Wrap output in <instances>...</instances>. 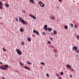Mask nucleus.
I'll list each match as a JSON object with an SVG mask.
<instances>
[{"label": "nucleus", "instance_id": "5701e85b", "mask_svg": "<svg viewBox=\"0 0 79 79\" xmlns=\"http://www.w3.org/2000/svg\"><path fill=\"white\" fill-rule=\"evenodd\" d=\"M47 25H45L44 26V29L45 28H47Z\"/></svg>", "mask_w": 79, "mask_h": 79}, {"label": "nucleus", "instance_id": "8fccbe9b", "mask_svg": "<svg viewBox=\"0 0 79 79\" xmlns=\"http://www.w3.org/2000/svg\"><path fill=\"white\" fill-rule=\"evenodd\" d=\"M35 36V35H32V36Z\"/></svg>", "mask_w": 79, "mask_h": 79}, {"label": "nucleus", "instance_id": "39448f33", "mask_svg": "<svg viewBox=\"0 0 79 79\" xmlns=\"http://www.w3.org/2000/svg\"><path fill=\"white\" fill-rule=\"evenodd\" d=\"M73 48L74 50H77V47L76 46H74V47Z\"/></svg>", "mask_w": 79, "mask_h": 79}, {"label": "nucleus", "instance_id": "f03ea898", "mask_svg": "<svg viewBox=\"0 0 79 79\" xmlns=\"http://www.w3.org/2000/svg\"><path fill=\"white\" fill-rule=\"evenodd\" d=\"M38 3H39V5H41V7H44L45 6V5L44 4V3H42L41 1H40V2H38Z\"/></svg>", "mask_w": 79, "mask_h": 79}, {"label": "nucleus", "instance_id": "864d4df0", "mask_svg": "<svg viewBox=\"0 0 79 79\" xmlns=\"http://www.w3.org/2000/svg\"><path fill=\"white\" fill-rule=\"evenodd\" d=\"M0 19H2V17H0Z\"/></svg>", "mask_w": 79, "mask_h": 79}, {"label": "nucleus", "instance_id": "473e14b6", "mask_svg": "<svg viewBox=\"0 0 79 79\" xmlns=\"http://www.w3.org/2000/svg\"><path fill=\"white\" fill-rule=\"evenodd\" d=\"M45 30L46 31H48V28H44Z\"/></svg>", "mask_w": 79, "mask_h": 79}, {"label": "nucleus", "instance_id": "a878e982", "mask_svg": "<svg viewBox=\"0 0 79 79\" xmlns=\"http://www.w3.org/2000/svg\"><path fill=\"white\" fill-rule=\"evenodd\" d=\"M56 75L57 77H60V76H59V74H58L56 73Z\"/></svg>", "mask_w": 79, "mask_h": 79}, {"label": "nucleus", "instance_id": "7ed1b4c3", "mask_svg": "<svg viewBox=\"0 0 79 79\" xmlns=\"http://www.w3.org/2000/svg\"><path fill=\"white\" fill-rule=\"evenodd\" d=\"M1 66L4 67H0V69H3L4 70H5L6 69H8V68L4 66V65H3L2 64H1Z\"/></svg>", "mask_w": 79, "mask_h": 79}, {"label": "nucleus", "instance_id": "4be33fe9", "mask_svg": "<svg viewBox=\"0 0 79 79\" xmlns=\"http://www.w3.org/2000/svg\"><path fill=\"white\" fill-rule=\"evenodd\" d=\"M37 31H36V30H34L33 31V32H34V33H36V32H37Z\"/></svg>", "mask_w": 79, "mask_h": 79}, {"label": "nucleus", "instance_id": "ddd939ff", "mask_svg": "<svg viewBox=\"0 0 79 79\" xmlns=\"http://www.w3.org/2000/svg\"><path fill=\"white\" fill-rule=\"evenodd\" d=\"M27 40H28V41H29V42H31V38H28L27 39Z\"/></svg>", "mask_w": 79, "mask_h": 79}, {"label": "nucleus", "instance_id": "6ab92c4d", "mask_svg": "<svg viewBox=\"0 0 79 79\" xmlns=\"http://www.w3.org/2000/svg\"><path fill=\"white\" fill-rule=\"evenodd\" d=\"M70 26H71L72 27H73L74 26V25H73V23H71L70 24Z\"/></svg>", "mask_w": 79, "mask_h": 79}, {"label": "nucleus", "instance_id": "aec40b11", "mask_svg": "<svg viewBox=\"0 0 79 79\" xmlns=\"http://www.w3.org/2000/svg\"><path fill=\"white\" fill-rule=\"evenodd\" d=\"M3 6H0V9H1V10H2V9H3Z\"/></svg>", "mask_w": 79, "mask_h": 79}, {"label": "nucleus", "instance_id": "a18cd8bd", "mask_svg": "<svg viewBox=\"0 0 79 79\" xmlns=\"http://www.w3.org/2000/svg\"><path fill=\"white\" fill-rule=\"evenodd\" d=\"M22 54V53H21V52H20V55H21Z\"/></svg>", "mask_w": 79, "mask_h": 79}, {"label": "nucleus", "instance_id": "4c0bfd02", "mask_svg": "<svg viewBox=\"0 0 79 79\" xmlns=\"http://www.w3.org/2000/svg\"><path fill=\"white\" fill-rule=\"evenodd\" d=\"M70 69L72 70V71H74V69Z\"/></svg>", "mask_w": 79, "mask_h": 79}, {"label": "nucleus", "instance_id": "5fc2aeb1", "mask_svg": "<svg viewBox=\"0 0 79 79\" xmlns=\"http://www.w3.org/2000/svg\"><path fill=\"white\" fill-rule=\"evenodd\" d=\"M52 48H54V46H52Z\"/></svg>", "mask_w": 79, "mask_h": 79}, {"label": "nucleus", "instance_id": "1a4fd4ad", "mask_svg": "<svg viewBox=\"0 0 79 79\" xmlns=\"http://www.w3.org/2000/svg\"><path fill=\"white\" fill-rule=\"evenodd\" d=\"M16 52H17L19 55H20V51L18 49H16Z\"/></svg>", "mask_w": 79, "mask_h": 79}, {"label": "nucleus", "instance_id": "f3484780", "mask_svg": "<svg viewBox=\"0 0 79 79\" xmlns=\"http://www.w3.org/2000/svg\"><path fill=\"white\" fill-rule=\"evenodd\" d=\"M6 7H9V4H8L6 3L5 4Z\"/></svg>", "mask_w": 79, "mask_h": 79}, {"label": "nucleus", "instance_id": "c9c22d12", "mask_svg": "<svg viewBox=\"0 0 79 79\" xmlns=\"http://www.w3.org/2000/svg\"><path fill=\"white\" fill-rule=\"evenodd\" d=\"M61 75H63V73L62 72H60Z\"/></svg>", "mask_w": 79, "mask_h": 79}, {"label": "nucleus", "instance_id": "37998d69", "mask_svg": "<svg viewBox=\"0 0 79 79\" xmlns=\"http://www.w3.org/2000/svg\"><path fill=\"white\" fill-rule=\"evenodd\" d=\"M76 51H77V52H79V49L78 50H76Z\"/></svg>", "mask_w": 79, "mask_h": 79}, {"label": "nucleus", "instance_id": "0eeeda50", "mask_svg": "<svg viewBox=\"0 0 79 79\" xmlns=\"http://www.w3.org/2000/svg\"><path fill=\"white\" fill-rule=\"evenodd\" d=\"M23 68L26 69H28L29 70H30V69L29 68V67H27V66H24Z\"/></svg>", "mask_w": 79, "mask_h": 79}, {"label": "nucleus", "instance_id": "58836bf2", "mask_svg": "<svg viewBox=\"0 0 79 79\" xmlns=\"http://www.w3.org/2000/svg\"><path fill=\"white\" fill-rule=\"evenodd\" d=\"M22 12H23V13H26V11L25 10H22Z\"/></svg>", "mask_w": 79, "mask_h": 79}, {"label": "nucleus", "instance_id": "412c9836", "mask_svg": "<svg viewBox=\"0 0 79 79\" xmlns=\"http://www.w3.org/2000/svg\"><path fill=\"white\" fill-rule=\"evenodd\" d=\"M27 63L29 64H32V63L29 61L27 62Z\"/></svg>", "mask_w": 79, "mask_h": 79}, {"label": "nucleus", "instance_id": "79ce46f5", "mask_svg": "<svg viewBox=\"0 0 79 79\" xmlns=\"http://www.w3.org/2000/svg\"><path fill=\"white\" fill-rule=\"evenodd\" d=\"M59 1L60 2H62V0H59Z\"/></svg>", "mask_w": 79, "mask_h": 79}, {"label": "nucleus", "instance_id": "49530a36", "mask_svg": "<svg viewBox=\"0 0 79 79\" xmlns=\"http://www.w3.org/2000/svg\"><path fill=\"white\" fill-rule=\"evenodd\" d=\"M70 77H72V76L71 75H70Z\"/></svg>", "mask_w": 79, "mask_h": 79}, {"label": "nucleus", "instance_id": "cd10ccee", "mask_svg": "<svg viewBox=\"0 0 79 79\" xmlns=\"http://www.w3.org/2000/svg\"><path fill=\"white\" fill-rule=\"evenodd\" d=\"M36 33L37 34V35H40L38 31H37L36 32Z\"/></svg>", "mask_w": 79, "mask_h": 79}, {"label": "nucleus", "instance_id": "a19ab883", "mask_svg": "<svg viewBox=\"0 0 79 79\" xmlns=\"http://www.w3.org/2000/svg\"><path fill=\"white\" fill-rule=\"evenodd\" d=\"M2 79H5V77H2Z\"/></svg>", "mask_w": 79, "mask_h": 79}, {"label": "nucleus", "instance_id": "e433bc0d", "mask_svg": "<svg viewBox=\"0 0 79 79\" xmlns=\"http://www.w3.org/2000/svg\"><path fill=\"white\" fill-rule=\"evenodd\" d=\"M49 39H51L52 40H53V38H49Z\"/></svg>", "mask_w": 79, "mask_h": 79}, {"label": "nucleus", "instance_id": "6e6552de", "mask_svg": "<svg viewBox=\"0 0 79 79\" xmlns=\"http://www.w3.org/2000/svg\"><path fill=\"white\" fill-rule=\"evenodd\" d=\"M66 67H67V68H69V69H71V66H70L69 64L66 65Z\"/></svg>", "mask_w": 79, "mask_h": 79}, {"label": "nucleus", "instance_id": "423d86ee", "mask_svg": "<svg viewBox=\"0 0 79 79\" xmlns=\"http://www.w3.org/2000/svg\"><path fill=\"white\" fill-rule=\"evenodd\" d=\"M51 19H52V20H54V19H55V17H54V16L52 15L50 17Z\"/></svg>", "mask_w": 79, "mask_h": 79}, {"label": "nucleus", "instance_id": "f8f14e48", "mask_svg": "<svg viewBox=\"0 0 79 79\" xmlns=\"http://www.w3.org/2000/svg\"><path fill=\"white\" fill-rule=\"evenodd\" d=\"M53 34H55V35L57 34V32H56V31H53Z\"/></svg>", "mask_w": 79, "mask_h": 79}, {"label": "nucleus", "instance_id": "603ef678", "mask_svg": "<svg viewBox=\"0 0 79 79\" xmlns=\"http://www.w3.org/2000/svg\"><path fill=\"white\" fill-rule=\"evenodd\" d=\"M19 21H20V18H19Z\"/></svg>", "mask_w": 79, "mask_h": 79}, {"label": "nucleus", "instance_id": "4468645a", "mask_svg": "<svg viewBox=\"0 0 79 79\" xmlns=\"http://www.w3.org/2000/svg\"><path fill=\"white\" fill-rule=\"evenodd\" d=\"M48 31H52V28H48Z\"/></svg>", "mask_w": 79, "mask_h": 79}, {"label": "nucleus", "instance_id": "b1692460", "mask_svg": "<svg viewBox=\"0 0 79 79\" xmlns=\"http://www.w3.org/2000/svg\"><path fill=\"white\" fill-rule=\"evenodd\" d=\"M22 45H24L25 44L24 42H22L21 43Z\"/></svg>", "mask_w": 79, "mask_h": 79}, {"label": "nucleus", "instance_id": "dca6fc26", "mask_svg": "<svg viewBox=\"0 0 79 79\" xmlns=\"http://www.w3.org/2000/svg\"><path fill=\"white\" fill-rule=\"evenodd\" d=\"M0 6H3V3L2 2L0 1Z\"/></svg>", "mask_w": 79, "mask_h": 79}, {"label": "nucleus", "instance_id": "de8ad7c7", "mask_svg": "<svg viewBox=\"0 0 79 79\" xmlns=\"http://www.w3.org/2000/svg\"><path fill=\"white\" fill-rule=\"evenodd\" d=\"M0 64H3V63L1 62H0Z\"/></svg>", "mask_w": 79, "mask_h": 79}, {"label": "nucleus", "instance_id": "09e8293b", "mask_svg": "<svg viewBox=\"0 0 79 79\" xmlns=\"http://www.w3.org/2000/svg\"><path fill=\"white\" fill-rule=\"evenodd\" d=\"M15 71L16 72H17V73H18V71H17V70H16Z\"/></svg>", "mask_w": 79, "mask_h": 79}, {"label": "nucleus", "instance_id": "72a5a7b5", "mask_svg": "<svg viewBox=\"0 0 79 79\" xmlns=\"http://www.w3.org/2000/svg\"><path fill=\"white\" fill-rule=\"evenodd\" d=\"M42 34L44 35H45V32H43Z\"/></svg>", "mask_w": 79, "mask_h": 79}, {"label": "nucleus", "instance_id": "393cba45", "mask_svg": "<svg viewBox=\"0 0 79 79\" xmlns=\"http://www.w3.org/2000/svg\"><path fill=\"white\" fill-rule=\"evenodd\" d=\"M5 66H6V68H8V65L5 64Z\"/></svg>", "mask_w": 79, "mask_h": 79}, {"label": "nucleus", "instance_id": "a211bd4d", "mask_svg": "<svg viewBox=\"0 0 79 79\" xmlns=\"http://www.w3.org/2000/svg\"><path fill=\"white\" fill-rule=\"evenodd\" d=\"M64 27L65 29H68V26H67L66 25L65 26H64Z\"/></svg>", "mask_w": 79, "mask_h": 79}, {"label": "nucleus", "instance_id": "c85d7f7f", "mask_svg": "<svg viewBox=\"0 0 79 79\" xmlns=\"http://www.w3.org/2000/svg\"><path fill=\"white\" fill-rule=\"evenodd\" d=\"M20 65H21V66H24V64H23L21 63H20Z\"/></svg>", "mask_w": 79, "mask_h": 79}, {"label": "nucleus", "instance_id": "2f4dec72", "mask_svg": "<svg viewBox=\"0 0 79 79\" xmlns=\"http://www.w3.org/2000/svg\"><path fill=\"white\" fill-rule=\"evenodd\" d=\"M48 44H51V42H50V41H48Z\"/></svg>", "mask_w": 79, "mask_h": 79}, {"label": "nucleus", "instance_id": "9b49d317", "mask_svg": "<svg viewBox=\"0 0 79 79\" xmlns=\"http://www.w3.org/2000/svg\"><path fill=\"white\" fill-rule=\"evenodd\" d=\"M30 2L32 3H35V2L33 0H30Z\"/></svg>", "mask_w": 79, "mask_h": 79}, {"label": "nucleus", "instance_id": "3c124183", "mask_svg": "<svg viewBox=\"0 0 79 79\" xmlns=\"http://www.w3.org/2000/svg\"><path fill=\"white\" fill-rule=\"evenodd\" d=\"M3 0V1H6V0Z\"/></svg>", "mask_w": 79, "mask_h": 79}, {"label": "nucleus", "instance_id": "9d476101", "mask_svg": "<svg viewBox=\"0 0 79 79\" xmlns=\"http://www.w3.org/2000/svg\"><path fill=\"white\" fill-rule=\"evenodd\" d=\"M24 30V28L21 27L20 29V31H21V32H23Z\"/></svg>", "mask_w": 79, "mask_h": 79}, {"label": "nucleus", "instance_id": "2eb2a0df", "mask_svg": "<svg viewBox=\"0 0 79 79\" xmlns=\"http://www.w3.org/2000/svg\"><path fill=\"white\" fill-rule=\"evenodd\" d=\"M74 27L75 28H76L77 29V24H76L74 25Z\"/></svg>", "mask_w": 79, "mask_h": 79}, {"label": "nucleus", "instance_id": "c756f323", "mask_svg": "<svg viewBox=\"0 0 79 79\" xmlns=\"http://www.w3.org/2000/svg\"><path fill=\"white\" fill-rule=\"evenodd\" d=\"M77 39H78V40H79V35H78L77 36Z\"/></svg>", "mask_w": 79, "mask_h": 79}, {"label": "nucleus", "instance_id": "7c9ffc66", "mask_svg": "<svg viewBox=\"0 0 79 79\" xmlns=\"http://www.w3.org/2000/svg\"><path fill=\"white\" fill-rule=\"evenodd\" d=\"M46 75L48 77H49V75H48V74H46Z\"/></svg>", "mask_w": 79, "mask_h": 79}, {"label": "nucleus", "instance_id": "f704fd0d", "mask_svg": "<svg viewBox=\"0 0 79 79\" xmlns=\"http://www.w3.org/2000/svg\"><path fill=\"white\" fill-rule=\"evenodd\" d=\"M41 64L45 65V64L44 63V62H41Z\"/></svg>", "mask_w": 79, "mask_h": 79}, {"label": "nucleus", "instance_id": "bb28decb", "mask_svg": "<svg viewBox=\"0 0 79 79\" xmlns=\"http://www.w3.org/2000/svg\"><path fill=\"white\" fill-rule=\"evenodd\" d=\"M2 49L4 51V52H6V50L3 48H2Z\"/></svg>", "mask_w": 79, "mask_h": 79}, {"label": "nucleus", "instance_id": "c03bdc74", "mask_svg": "<svg viewBox=\"0 0 79 79\" xmlns=\"http://www.w3.org/2000/svg\"><path fill=\"white\" fill-rule=\"evenodd\" d=\"M58 78L59 79H62V78H61L60 77H59Z\"/></svg>", "mask_w": 79, "mask_h": 79}, {"label": "nucleus", "instance_id": "f257e3e1", "mask_svg": "<svg viewBox=\"0 0 79 79\" xmlns=\"http://www.w3.org/2000/svg\"><path fill=\"white\" fill-rule=\"evenodd\" d=\"M20 21L23 24H27V23L26 21H24L22 18H20Z\"/></svg>", "mask_w": 79, "mask_h": 79}, {"label": "nucleus", "instance_id": "20e7f679", "mask_svg": "<svg viewBox=\"0 0 79 79\" xmlns=\"http://www.w3.org/2000/svg\"><path fill=\"white\" fill-rule=\"evenodd\" d=\"M29 16H30L31 17V18H34V19H37V18H36V17L35 16H34V15H33L32 16H31V14H29Z\"/></svg>", "mask_w": 79, "mask_h": 79}, {"label": "nucleus", "instance_id": "ea45409f", "mask_svg": "<svg viewBox=\"0 0 79 79\" xmlns=\"http://www.w3.org/2000/svg\"><path fill=\"white\" fill-rule=\"evenodd\" d=\"M16 21H18V18H16Z\"/></svg>", "mask_w": 79, "mask_h": 79}]
</instances>
